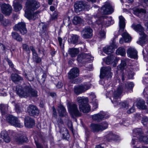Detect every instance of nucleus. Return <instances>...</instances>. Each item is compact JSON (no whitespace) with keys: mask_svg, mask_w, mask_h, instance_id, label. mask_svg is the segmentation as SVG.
Wrapping results in <instances>:
<instances>
[{"mask_svg":"<svg viewBox=\"0 0 148 148\" xmlns=\"http://www.w3.org/2000/svg\"><path fill=\"white\" fill-rule=\"evenodd\" d=\"M133 133L136 134V137H134L132 139V144L133 145L136 144L135 143H136L137 141V138L141 136L142 134V130L140 128H136L134 130Z\"/></svg>","mask_w":148,"mask_h":148,"instance_id":"4be33fe9","label":"nucleus"},{"mask_svg":"<svg viewBox=\"0 0 148 148\" xmlns=\"http://www.w3.org/2000/svg\"><path fill=\"white\" fill-rule=\"evenodd\" d=\"M138 138L140 141L143 142L145 144H148V138L147 137L142 135Z\"/></svg>","mask_w":148,"mask_h":148,"instance_id":"49530a36","label":"nucleus"},{"mask_svg":"<svg viewBox=\"0 0 148 148\" xmlns=\"http://www.w3.org/2000/svg\"><path fill=\"white\" fill-rule=\"evenodd\" d=\"M98 107V103L96 101H94L93 102V107L92 110H94L95 109L97 108Z\"/></svg>","mask_w":148,"mask_h":148,"instance_id":"6e6d98bb","label":"nucleus"},{"mask_svg":"<svg viewBox=\"0 0 148 148\" xmlns=\"http://www.w3.org/2000/svg\"><path fill=\"white\" fill-rule=\"evenodd\" d=\"M79 70L77 68H73L68 73V78L71 80H72L77 77L79 75Z\"/></svg>","mask_w":148,"mask_h":148,"instance_id":"a211bd4d","label":"nucleus"},{"mask_svg":"<svg viewBox=\"0 0 148 148\" xmlns=\"http://www.w3.org/2000/svg\"><path fill=\"white\" fill-rule=\"evenodd\" d=\"M58 110L60 115L62 116H64L66 110L64 108L62 105H60L58 106Z\"/></svg>","mask_w":148,"mask_h":148,"instance_id":"a19ab883","label":"nucleus"},{"mask_svg":"<svg viewBox=\"0 0 148 148\" xmlns=\"http://www.w3.org/2000/svg\"><path fill=\"white\" fill-rule=\"evenodd\" d=\"M27 111L31 116H38L39 113V110L35 106L30 105L27 108Z\"/></svg>","mask_w":148,"mask_h":148,"instance_id":"dca6fc26","label":"nucleus"},{"mask_svg":"<svg viewBox=\"0 0 148 148\" xmlns=\"http://www.w3.org/2000/svg\"><path fill=\"white\" fill-rule=\"evenodd\" d=\"M63 85V84L61 82H59L56 85V87L58 88H62Z\"/></svg>","mask_w":148,"mask_h":148,"instance_id":"0e129e2a","label":"nucleus"},{"mask_svg":"<svg viewBox=\"0 0 148 148\" xmlns=\"http://www.w3.org/2000/svg\"><path fill=\"white\" fill-rule=\"evenodd\" d=\"M15 108L16 111L17 113H18L21 112L22 111V109L18 105H15Z\"/></svg>","mask_w":148,"mask_h":148,"instance_id":"5fc2aeb1","label":"nucleus"},{"mask_svg":"<svg viewBox=\"0 0 148 148\" xmlns=\"http://www.w3.org/2000/svg\"><path fill=\"white\" fill-rule=\"evenodd\" d=\"M25 76L26 78L30 81H33L34 79V75L32 74H30L28 75L25 74Z\"/></svg>","mask_w":148,"mask_h":148,"instance_id":"3c124183","label":"nucleus"},{"mask_svg":"<svg viewBox=\"0 0 148 148\" xmlns=\"http://www.w3.org/2000/svg\"><path fill=\"white\" fill-rule=\"evenodd\" d=\"M114 9L110 3H106L101 8V12L103 14H110L113 12Z\"/></svg>","mask_w":148,"mask_h":148,"instance_id":"9b49d317","label":"nucleus"},{"mask_svg":"<svg viewBox=\"0 0 148 148\" xmlns=\"http://www.w3.org/2000/svg\"><path fill=\"white\" fill-rule=\"evenodd\" d=\"M8 108L6 105L3 104H1L0 105V109L2 115H4L7 111Z\"/></svg>","mask_w":148,"mask_h":148,"instance_id":"37998d69","label":"nucleus"},{"mask_svg":"<svg viewBox=\"0 0 148 148\" xmlns=\"http://www.w3.org/2000/svg\"><path fill=\"white\" fill-rule=\"evenodd\" d=\"M34 60L36 63H39L41 61V59L40 58L37 57L33 59Z\"/></svg>","mask_w":148,"mask_h":148,"instance_id":"052dcab7","label":"nucleus"},{"mask_svg":"<svg viewBox=\"0 0 148 148\" xmlns=\"http://www.w3.org/2000/svg\"><path fill=\"white\" fill-rule=\"evenodd\" d=\"M122 79L123 81L124 80V77H126V76H127L129 79H132L134 76V73L133 71H127L125 75L123 74H122Z\"/></svg>","mask_w":148,"mask_h":148,"instance_id":"473e14b6","label":"nucleus"},{"mask_svg":"<svg viewBox=\"0 0 148 148\" xmlns=\"http://www.w3.org/2000/svg\"><path fill=\"white\" fill-rule=\"evenodd\" d=\"M46 77V75L45 74H43L42 76V78L41 79V80L42 82H44L45 80V78Z\"/></svg>","mask_w":148,"mask_h":148,"instance_id":"338daca9","label":"nucleus"},{"mask_svg":"<svg viewBox=\"0 0 148 148\" xmlns=\"http://www.w3.org/2000/svg\"><path fill=\"white\" fill-rule=\"evenodd\" d=\"M92 30L89 27H86L82 32V36L85 38H89L92 36Z\"/></svg>","mask_w":148,"mask_h":148,"instance_id":"6ab92c4d","label":"nucleus"},{"mask_svg":"<svg viewBox=\"0 0 148 148\" xmlns=\"http://www.w3.org/2000/svg\"><path fill=\"white\" fill-rule=\"evenodd\" d=\"M135 111V109L134 107L133 106L127 111V112L128 114H130L134 112Z\"/></svg>","mask_w":148,"mask_h":148,"instance_id":"13d9d810","label":"nucleus"},{"mask_svg":"<svg viewBox=\"0 0 148 148\" xmlns=\"http://www.w3.org/2000/svg\"><path fill=\"white\" fill-rule=\"evenodd\" d=\"M7 121L11 125L18 127H22L23 124L21 123L18 119L12 115L8 116L6 117Z\"/></svg>","mask_w":148,"mask_h":148,"instance_id":"39448f33","label":"nucleus"},{"mask_svg":"<svg viewBox=\"0 0 148 148\" xmlns=\"http://www.w3.org/2000/svg\"><path fill=\"white\" fill-rule=\"evenodd\" d=\"M58 12L57 11H55L52 16L51 19L52 20H55L58 17Z\"/></svg>","mask_w":148,"mask_h":148,"instance_id":"864d4df0","label":"nucleus"},{"mask_svg":"<svg viewBox=\"0 0 148 148\" xmlns=\"http://www.w3.org/2000/svg\"><path fill=\"white\" fill-rule=\"evenodd\" d=\"M63 130L65 131V132L62 134L63 137L64 139L68 140L70 136L68 131L67 129L65 128H63Z\"/></svg>","mask_w":148,"mask_h":148,"instance_id":"c03bdc74","label":"nucleus"},{"mask_svg":"<svg viewBox=\"0 0 148 148\" xmlns=\"http://www.w3.org/2000/svg\"><path fill=\"white\" fill-rule=\"evenodd\" d=\"M143 93L145 97H146V95H148V88H146L144 89Z\"/></svg>","mask_w":148,"mask_h":148,"instance_id":"e2e57ef3","label":"nucleus"},{"mask_svg":"<svg viewBox=\"0 0 148 148\" xmlns=\"http://www.w3.org/2000/svg\"><path fill=\"white\" fill-rule=\"evenodd\" d=\"M90 86L89 84H84L79 86H75L74 88V93L77 95H79L85 92L90 88Z\"/></svg>","mask_w":148,"mask_h":148,"instance_id":"6e6552de","label":"nucleus"},{"mask_svg":"<svg viewBox=\"0 0 148 148\" xmlns=\"http://www.w3.org/2000/svg\"><path fill=\"white\" fill-rule=\"evenodd\" d=\"M132 27L135 31L138 32L139 34H144V28L140 24L136 25L134 24L132 25Z\"/></svg>","mask_w":148,"mask_h":148,"instance_id":"b1692460","label":"nucleus"},{"mask_svg":"<svg viewBox=\"0 0 148 148\" xmlns=\"http://www.w3.org/2000/svg\"><path fill=\"white\" fill-rule=\"evenodd\" d=\"M11 79L12 81L15 83H18V82L23 80L22 77L16 73L12 74L11 75Z\"/></svg>","mask_w":148,"mask_h":148,"instance_id":"5701e85b","label":"nucleus"},{"mask_svg":"<svg viewBox=\"0 0 148 148\" xmlns=\"http://www.w3.org/2000/svg\"><path fill=\"white\" fill-rule=\"evenodd\" d=\"M108 124L106 122H103L101 124H92L90 125L91 130L94 132H98L102 131L107 128Z\"/></svg>","mask_w":148,"mask_h":148,"instance_id":"0eeeda50","label":"nucleus"},{"mask_svg":"<svg viewBox=\"0 0 148 148\" xmlns=\"http://www.w3.org/2000/svg\"><path fill=\"white\" fill-rule=\"evenodd\" d=\"M79 37L76 35H73L69 40L73 44H76L78 41Z\"/></svg>","mask_w":148,"mask_h":148,"instance_id":"f704fd0d","label":"nucleus"},{"mask_svg":"<svg viewBox=\"0 0 148 148\" xmlns=\"http://www.w3.org/2000/svg\"><path fill=\"white\" fill-rule=\"evenodd\" d=\"M126 65L125 61L123 60H121V63L117 66L118 69L119 70H123L125 68Z\"/></svg>","mask_w":148,"mask_h":148,"instance_id":"a18cd8bd","label":"nucleus"},{"mask_svg":"<svg viewBox=\"0 0 148 148\" xmlns=\"http://www.w3.org/2000/svg\"><path fill=\"white\" fill-rule=\"evenodd\" d=\"M85 104H84V105H83V109H84V110H87V108H88V107H88L87 106H88V107L89 108V109L88 110V111L87 112H84L82 110H81V109H80V111H82L84 113H88L89 112V111L90 110V106H89V105L87 103H85Z\"/></svg>","mask_w":148,"mask_h":148,"instance_id":"09e8293b","label":"nucleus"},{"mask_svg":"<svg viewBox=\"0 0 148 148\" xmlns=\"http://www.w3.org/2000/svg\"><path fill=\"white\" fill-rule=\"evenodd\" d=\"M36 144L37 148H43L41 145L37 142H35Z\"/></svg>","mask_w":148,"mask_h":148,"instance_id":"774afa93","label":"nucleus"},{"mask_svg":"<svg viewBox=\"0 0 148 148\" xmlns=\"http://www.w3.org/2000/svg\"><path fill=\"white\" fill-rule=\"evenodd\" d=\"M27 140V138L25 136H22L18 138H16L15 141L18 143H21L24 142L26 141Z\"/></svg>","mask_w":148,"mask_h":148,"instance_id":"79ce46f5","label":"nucleus"},{"mask_svg":"<svg viewBox=\"0 0 148 148\" xmlns=\"http://www.w3.org/2000/svg\"><path fill=\"white\" fill-rule=\"evenodd\" d=\"M114 51V48L112 46L106 47L103 48L104 53L107 54H110L113 52Z\"/></svg>","mask_w":148,"mask_h":148,"instance_id":"c756f323","label":"nucleus"},{"mask_svg":"<svg viewBox=\"0 0 148 148\" xmlns=\"http://www.w3.org/2000/svg\"><path fill=\"white\" fill-rule=\"evenodd\" d=\"M13 6L14 10L16 12H17L20 10L22 8V5L21 4L18 3H14Z\"/></svg>","mask_w":148,"mask_h":148,"instance_id":"ea45409f","label":"nucleus"},{"mask_svg":"<svg viewBox=\"0 0 148 148\" xmlns=\"http://www.w3.org/2000/svg\"><path fill=\"white\" fill-rule=\"evenodd\" d=\"M82 19L79 17L75 16L73 19V23L75 25H77L82 23Z\"/></svg>","mask_w":148,"mask_h":148,"instance_id":"e433bc0d","label":"nucleus"},{"mask_svg":"<svg viewBox=\"0 0 148 148\" xmlns=\"http://www.w3.org/2000/svg\"><path fill=\"white\" fill-rule=\"evenodd\" d=\"M123 90L122 86H120L118 88L117 90L114 92L113 96V101H112L114 106L119 105L121 107L126 108L128 107V104L127 103L125 102L121 103L119 100H118V101L117 100V99L120 97Z\"/></svg>","mask_w":148,"mask_h":148,"instance_id":"7ed1b4c3","label":"nucleus"},{"mask_svg":"<svg viewBox=\"0 0 148 148\" xmlns=\"http://www.w3.org/2000/svg\"><path fill=\"white\" fill-rule=\"evenodd\" d=\"M79 50L77 49H70L69 50V54L72 57H75L79 53Z\"/></svg>","mask_w":148,"mask_h":148,"instance_id":"7c9ffc66","label":"nucleus"},{"mask_svg":"<svg viewBox=\"0 0 148 148\" xmlns=\"http://www.w3.org/2000/svg\"><path fill=\"white\" fill-rule=\"evenodd\" d=\"M58 41H59L60 45L61 47H63V46L62 45V38L60 37H58Z\"/></svg>","mask_w":148,"mask_h":148,"instance_id":"69168bd1","label":"nucleus"},{"mask_svg":"<svg viewBox=\"0 0 148 148\" xmlns=\"http://www.w3.org/2000/svg\"><path fill=\"white\" fill-rule=\"evenodd\" d=\"M141 121L143 125H146L148 122V118L145 116L144 117L142 118Z\"/></svg>","mask_w":148,"mask_h":148,"instance_id":"603ef678","label":"nucleus"},{"mask_svg":"<svg viewBox=\"0 0 148 148\" xmlns=\"http://www.w3.org/2000/svg\"><path fill=\"white\" fill-rule=\"evenodd\" d=\"M93 58L90 54L82 53L79 54L77 60L80 62H84L92 60Z\"/></svg>","mask_w":148,"mask_h":148,"instance_id":"9d476101","label":"nucleus"},{"mask_svg":"<svg viewBox=\"0 0 148 148\" xmlns=\"http://www.w3.org/2000/svg\"><path fill=\"white\" fill-rule=\"evenodd\" d=\"M1 135L4 140L6 143H9L10 140V138L8 135L7 132L4 130L1 132Z\"/></svg>","mask_w":148,"mask_h":148,"instance_id":"c85d7f7f","label":"nucleus"},{"mask_svg":"<svg viewBox=\"0 0 148 148\" xmlns=\"http://www.w3.org/2000/svg\"><path fill=\"white\" fill-rule=\"evenodd\" d=\"M111 68L109 66L104 67L101 70L100 77L103 78L106 76H109L108 77H111L112 74L110 72Z\"/></svg>","mask_w":148,"mask_h":148,"instance_id":"2eb2a0df","label":"nucleus"},{"mask_svg":"<svg viewBox=\"0 0 148 148\" xmlns=\"http://www.w3.org/2000/svg\"><path fill=\"white\" fill-rule=\"evenodd\" d=\"M68 111L70 114L72 116H81V113L79 112L77 106L75 103H71L68 106Z\"/></svg>","mask_w":148,"mask_h":148,"instance_id":"423d86ee","label":"nucleus"},{"mask_svg":"<svg viewBox=\"0 0 148 148\" xmlns=\"http://www.w3.org/2000/svg\"><path fill=\"white\" fill-rule=\"evenodd\" d=\"M113 23V21L110 18L102 17L96 21V27L101 25L102 28L107 27Z\"/></svg>","mask_w":148,"mask_h":148,"instance_id":"20e7f679","label":"nucleus"},{"mask_svg":"<svg viewBox=\"0 0 148 148\" xmlns=\"http://www.w3.org/2000/svg\"><path fill=\"white\" fill-rule=\"evenodd\" d=\"M128 56L130 58L136 59L137 57V52L134 48L130 47L127 50Z\"/></svg>","mask_w":148,"mask_h":148,"instance_id":"aec40b11","label":"nucleus"},{"mask_svg":"<svg viewBox=\"0 0 148 148\" xmlns=\"http://www.w3.org/2000/svg\"><path fill=\"white\" fill-rule=\"evenodd\" d=\"M0 7L2 12L6 16L10 15L12 12V7L8 4L0 2Z\"/></svg>","mask_w":148,"mask_h":148,"instance_id":"1a4fd4ad","label":"nucleus"},{"mask_svg":"<svg viewBox=\"0 0 148 148\" xmlns=\"http://www.w3.org/2000/svg\"><path fill=\"white\" fill-rule=\"evenodd\" d=\"M25 24L23 22H21L16 25L14 27V29L16 31H19L23 35H24L27 33V30L25 27Z\"/></svg>","mask_w":148,"mask_h":148,"instance_id":"ddd939ff","label":"nucleus"},{"mask_svg":"<svg viewBox=\"0 0 148 148\" xmlns=\"http://www.w3.org/2000/svg\"><path fill=\"white\" fill-rule=\"evenodd\" d=\"M24 124L25 127L31 128L34 125L35 121L33 119L27 116L25 118Z\"/></svg>","mask_w":148,"mask_h":148,"instance_id":"412c9836","label":"nucleus"},{"mask_svg":"<svg viewBox=\"0 0 148 148\" xmlns=\"http://www.w3.org/2000/svg\"><path fill=\"white\" fill-rule=\"evenodd\" d=\"M106 32L102 30L99 32L98 34V36L101 38H105L106 37Z\"/></svg>","mask_w":148,"mask_h":148,"instance_id":"8fccbe9b","label":"nucleus"},{"mask_svg":"<svg viewBox=\"0 0 148 148\" xmlns=\"http://www.w3.org/2000/svg\"><path fill=\"white\" fill-rule=\"evenodd\" d=\"M52 108L53 115L54 116V117H56L57 116V114L56 110L54 106H53Z\"/></svg>","mask_w":148,"mask_h":148,"instance_id":"680f3d73","label":"nucleus"},{"mask_svg":"<svg viewBox=\"0 0 148 148\" xmlns=\"http://www.w3.org/2000/svg\"><path fill=\"white\" fill-rule=\"evenodd\" d=\"M145 10L142 8H137L134 11V14L138 16H139L140 14L145 13H146Z\"/></svg>","mask_w":148,"mask_h":148,"instance_id":"58836bf2","label":"nucleus"},{"mask_svg":"<svg viewBox=\"0 0 148 148\" xmlns=\"http://www.w3.org/2000/svg\"><path fill=\"white\" fill-rule=\"evenodd\" d=\"M12 38L15 40L19 42H21L23 39L20 35L17 33L15 32H13L12 33Z\"/></svg>","mask_w":148,"mask_h":148,"instance_id":"2f4dec72","label":"nucleus"},{"mask_svg":"<svg viewBox=\"0 0 148 148\" xmlns=\"http://www.w3.org/2000/svg\"><path fill=\"white\" fill-rule=\"evenodd\" d=\"M23 49L26 51H29V48L28 45L26 44H23Z\"/></svg>","mask_w":148,"mask_h":148,"instance_id":"bf43d9fd","label":"nucleus"},{"mask_svg":"<svg viewBox=\"0 0 148 148\" xmlns=\"http://www.w3.org/2000/svg\"><path fill=\"white\" fill-rule=\"evenodd\" d=\"M77 101L79 104V109L82 110L84 112H87L89 109V108L88 107V108L87 110H84L83 108V105L88 102V99L87 98L84 97H78L77 98ZM87 107H88V106Z\"/></svg>","mask_w":148,"mask_h":148,"instance_id":"f3484780","label":"nucleus"},{"mask_svg":"<svg viewBox=\"0 0 148 148\" xmlns=\"http://www.w3.org/2000/svg\"><path fill=\"white\" fill-rule=\"evenodd\" d=\"M136 105L137 108L140 109H145L147 108L145 101L142 99L138 100Z\"/></svg>","mask_w":148,"mask_h":148,"instance_id":"bb28decb","label":"nucleus"},{"mask_svg":"<svg viewBox=\"0 0 148 148\" xmlns=\"http://www.w3.org/2000/svg\"><path fill=\"white\" fill-rule=\"evenodd\" d=\"M26 9L25 11V16L29 20H35L39 13L37 11L33 13L34 11L37 10L40 6L39 2L35 0H27L25 4Z\"/></svg>","mask_w":148,"mask_h":148,"instance_id":"f257e3e1","label":"nucleus"},{"mask_svg":"<svg viewBox=\"0 0 148 148\" xmlns=\"http://www.w3.org/2000/svg\"><path fill=\"white\" fill-rule=\"evenodd\" d=\"M109 117L106 113L103 112H101L99 113L95 114L92 116L93 120L98 121H100L102 120L106 119Z\"/></svg>","mask_w":148,"mask_h":148,"instance_id":"4468645a","label":"nucleus"},{"mask_svg":"<svg viewBox=\"0 0 148 148\" xmlns=\"http://www.w3.org/2000/svg\"><path fill=\"white\" fill-rule=\"evenodd\" d=\"M118 60L119 59L116 58L115 56L111 55L107 57L106 60V63L108 65L113 62L115 63L116 62H117Z\"/></svg>","mask_w":148,"mask_h":148,"instance_id":"a878e982","label":"nucleus"},{"mask_svg":"<svg viewBox=\"0 0 148 148\" xmlns=\"http://www.w3.org/2000/svg\"><path fill=\"white\" fill-rule=\"evenodd\" d=\"M141 37H140L138 41H137L138 44L142 45L143 44L145 43L146 41H148L147 38V36L144 33V34H139Z\"/></svg>","mask_w":148,"mask_h":148,"instance_id":"393cba45","label":"nucleus"},{"mask_svg":"<svg viewBox=\"0 0 148 148\" xmlns=\"http://www.w3.org/2000/svg\"><path fill=\"white\" fill-rule=\"evenodd\" d=\"M87 6L86 3L82 1H77L74 5L75 11L77 13H79L85 9Z\"/></svg>","mask_w":148,"mask_h":148,"instance_id":"f8f14e48","label":"nucleus"},{"mask_svg":"<svg viewBox=\"0 0 148 148\" xmlns=\"http://www.w3.org/2000/svg\"><path fill=\"white\" fill-rule=\"evenodd\" d=\"M134 86V84L132 82H127L125 84V87L128 90L132 88Z\"/></svg>","mask_w":148,"mask_h":148,"instance_id":"de8ad7c7","label":"nucleus"},{"mask_svg":"<svg viewBox=\"0 0 148 148\" xmlns=\"http://www.w3.org/2000/svg\"><path fill=\"white\" fill-rule=\"evenodd\" d=\"M116 53L117 55H120L122 56H124L126 54L125 50L123 47H120L116 50Z\"/></svg>","mask_w":148,"mask_h":148,"instance_id":"72a5a7b5","label":"nucleus"},{"mask_svg":"<svg viewBox=\"0 0 148 148\" xmlns=\"http://www.w3.org/2000/svg\"><path fill=\"white\" fill-rule=\"evenodd\" d=\"M16 92L21 97H36L37 96V91L33 89L29 84L24 85L23 86H17Z\"/></svg>","mask_w":148,"mask_h":148,"instance_id":"f03ea898","label":"nucleus"},{"mask_svg":"<svg viewBox=\"0 0 148 148\" xmlns=\"http://www.w3.org/2000/svg\"><path fill=\"white\" fill-rule=\"evenodd\" d=\"M117 137L116 135L111 133L107 134L106 136V140L108 141H110L111 140H116Z\"/></svg>","mask_w":148,"mask_h":148,"instance_id":"c9c22d12","label":"nucleus"},{"mask_svg":"<svg viewBox=\"0 0 148 148\" xmlns=\"http://www.w3.org/2000/svg\"><path fill=\"white\" fill-rule=\"evenodd\" d=\"M122 36L125 42H129L131 41V38L129 34L127 32L123 33L122 34Z\"/></svg>","mask_w":148,"mask_h":148,"instance_id":"4c0bfd02","label":"nucleus"},{"mask_svg":"<svg viewBox=\"0 0 148 148\" xmlns=\"http://www.w3.org/2000/svg\"><path fill=\"white\" fill-rule=\"evenodd\" d=\"M119 30H121L122 32L123 31L125 27V19L122 16H120L119 17Z\"/></svg>","mask_w":148,"mask_h":148,"instance_id":"cd10ccee","label":"nucleus"},{"mask_svg":"<svg viewBox=\"0 0 148 148\" xmlns=\"http://www.w3.org/2000/svg\"><path fill=\"white\" fill-rule=\"evenodd\" d=\"M42 27V32H44L46 31L47 26L46 25L44 24H41L39 25V27Z\"/></svg>","mask_w":148,"mask_h":148,"instance_id":"4d7b16f0","label":"nucleus"}]
</instances>
